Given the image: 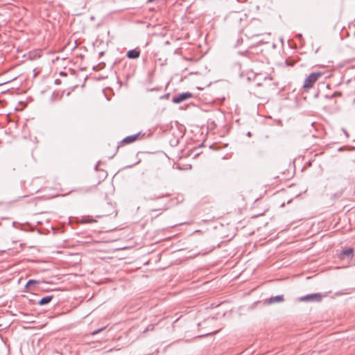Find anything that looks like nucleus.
<instances>
[{
    "instance_id": "9d476101",
    "label": "nucleus",
    "mask_w": 355,
    "mask_h": 355,
    "mask_svg": "<svg viewBox=\"0 0 355 355\" xmlns=\"http://www.w3.org/2000/svg\"><path fill=\"white\" fill-rule=\"evenodd\" d=\"M52 299H53V296L52 295L45 296V297H42L39 301L38 304L40 305V306H43V305L47 304H49L51 301Z\"/></svg>"
},
{
    "instance_id": "7ed1b4c3",
    "label": "nucleus",
    "mask_w": 355,
    "mask_h": 355,
    "mask_svg": "<svg viewBox=\"0 0 355 355\" xmlns=\"http://www.w3.org/2000/svg\"><path fill=\"white\" fill-rule=\"evenodd\" d=\"M228 17L234 24L239 26H242L243 22L248 19L247 15L243 12H233Z\"/></svg>"
},
{
    "instance_id": "f8f14e48",
    "label": "nucleus",
    "mask_w": 355,
    "mask_h": 355,
    "mask_svg": "<svg viewBox=\"0 0 355 355\" xmlns=\"http://www.w3.org/2000/svg\"><path fill=\"white\" fill-rule=\"evenodd\" d=\"M154 329H155V325L150 324L148 325V327H146V329L144 330V332L145 333V332H146L148 331H153Z\"/></svg>"
},
{
    "instance_id": "f257e3e1",
    "label": "nucleus",
    "mask_w": 355,
    "mask_h": 355,
    "mask_svg": "<svg viewBox=\"0 0 355 355\" xmlns=\"http://www.w3.org/2000/svg\"><path fill=\"white\" fill-rule=\"evenodd\" d=\"M243 33L248 38H252L262 34L261 23L257 19L252 20L243 28Z\"/></svg>"
},
{
    "instance_id": "f03ea898",
    "label": "nucleus",
    "mask_w": 355,
    "mask_h": 355,
    "mask_svg": "<svg viewBox=\"0 0 355 355\" xmlns=\"http://www.w3.org/2000/svg\"><path fill=\"white\" fill-rule=\"evenodd\" d=\"M323 75L322 72L316 71L311 73L309 76H308L303 84V88L305 91H309L311 88L313 87L315 83L321 78Z\"/></svg>"
},
{
    "instance_id": "39448f33",
    "label": "nucleus",
    "mask_w": 355,
    "mask_h": 355,
    "mask_svg": "<svg viewBox=\"0 0 355 355\" xmlns=\"http://www.w3.org/2000/svg\"><path fill=\"white\" fill-rule=\"evenodd\" d=\"M192 97V94L190 92H185L179 94L173 98V102L175 103H180Z\"/></svg>"
},
{
    "instance_id": "4468645a",
    "label": "nucleus",
    "mask_w": 355,
    "mask_h": 355,
    "mask_svg": "<svg viewBox=\"0 0 355 355\" xmlns=\"http://www.w3.org/2000/svg\"><path fill=\"white\" fill-rule=\"evenodd\" d=\"M103 329H104V328H101V329H99L98 330H96V331H93L92 334V335L98 334V333H100Z\"/></svg>"
},
{
    "instance_id": "6e6552de",
    "label": "nucleus",
    "mask_w": 355,
    "mask_h": 355,
    "mask_svg": "<svg viewBox=\"0 0 355 355\" xmlns=\"http://www.w3.org/2000/svg\"><path fill=\"white\" fill-rule=\"evenodd\" d=\"M353 252H354L353 248H347V249L343 250L340 254L339 258L341 259H344L345 257L350 258L352 256Z\"/></svg>"
},
{
    "instance_id": "1a4fd4ad",
    "label": "nucleus",
    "mask_w": 355,
    "mask_h": 355,
    "mask_svg": "<svg viewBox=\"0 0 355 355\" xmlns=\"http://www.w3.org/2000/svg\"><path fill=\"white\" fill-rule=\"evenodd\" d=\"M284 300V299L283 295H277V296L271 297L270 298H269L268 300V302L269 304H273V303H276V302H283Z\"/></svg>"
},
{
    "instance_id": "ddd939ff",
    "label": "nucleus",
    "mask_w": 355,
    "mask_h": 355,
    "mask_svg": "<svg viewBox=\"0 0 355 355\" xmlns=\"http://www.w3.org/2000/svg\"><path fill=\"white\" fill-rule=\"evenodd\" d=\"M171 194L168 192H166V193H163L160 195H159L157 198H164V197H168Z\"/></svg>"
},
{
    "instance_id": "2eb2a0df",
    "label": "nucleus",
    "mask_w": 355,
    "mask_h": 355,
    "mask_svg": "<svg viewBox=\"0 0 355 355\" xmlns=\"http://www.w3.org/2000/svg\"><path fill=\"white\" fill-rule=\"evenodd\" d=\"M340 96V93H338V94L335 93V94H334V96Z\"/></svg>"
},
{
    "instance_id": "9b49d317",
    "label": "nucleus",
    "mask_w": 355,
    "mask_h": 355,
    "mask_svg": "<svg viewBox=\"0 0 355 355\" xmlns=\"http://www.w3.org/2000/svg\"><path fill=\"white\" fill-rule=\"evenodd\" d=\"M38 284H39L38 281H36V280H34V279H30L26 283L25 288H26V290H31V286L32 285Z\"/></svg>"
},
{
    "instance_id": "423d86ee",
    "label": "nucleus",
    "mask_w": 355,
    "mask_h": 355,
    "mask_svg": "<svg viewBox=\"0 0 355 355\" xmlns=\"http://www.w3.org/2000/svg\"><path fill=\"white\" fill-rule=\"evenodd\" d=\"M140 134L141 133L139 132L137 134L130 135V136L125 137L123 140L121 141L119 147L121 146H123L125 144H129L133 143L134 141H135L136 140H137L139 139Z\"/></svg>"
},
{
    "instance_id": "20e7f679",
    "label": "nucleus",
    "mask_w": 355,
    "mask_h": 355,
    "mask_svg": "<svg viewBox=\"0 0 355 355\" xmlns=\"http://www.w3.org/2000/svg\"><path fill=\"white\" fill-rule=\"evenodd\" d=\"M322 300V295L320 293L309 294L299 298L301 302H320Z\"/></svg>"
},
{
    "instance_id": "0eeeda50",
    "label": "nucleus",
    "mask_w": 355,
    "mask_h": 355,
    "mask_svg": "<svg viewBox=\"0 0 355 355\" xmlns=\"http://www.w3.org/2000/svg\"><path fill=\"white\" fill-rule=\"evenodd\" d=\"M126 55L130 59L138 58L140 55V51L137 49L130 50L128 51Z\"/></svg>"
}]
</instances>
